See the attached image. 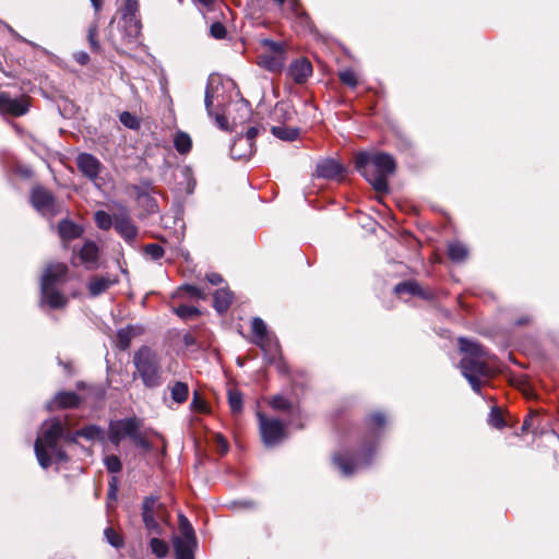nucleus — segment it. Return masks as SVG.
I'll return each instance as SVG.
<instances>
[{"label": "nucleus", "mask_w": 559, "mask_h": 559, "mask_svg": "<svg viewBox=\"0 0 559 559\" xmlns=\"http://www.w3.org/2000/svg\"><path fill=\"white\" fill-rule=\"evenodd\" d=\"M104 463L110 473H119L122 468L120 459L117 455H107L104 459Z\"/></svg>", "instance_id": "a19ab883"}, {"label": "nucleus", "mask_w": 559, "mask_h": 559, "mask_svg": "<svg viewBox=\"0 0 559 559\" xmlns=\"http://www.w3.org/2000/svg\"><path fill=\"white\" fill-rule=\"evenodd\" d=\"M312 71L311 62L307 58H299L290 63L287 74L296 84H304Z\"/></svg>", "instance_id": "4468645a"}, {"label": "nucleus", "mask_w": 559, "mask_h": 559, "mask_svg": "<svg viewBox=\"0 0 559 559\" xmlns=\"http://www.w3.org/2000/svg\"><path fill=\"white\" fill-rule=\"evenodd\" d=\"M130 439L133 441V443H134L136 447H139V448H141V449H144V450H151V448H152V445H151L150 441H148L145 437H143V436L139 432V430H135V431H134V433H133V436H132Z\"/></svg>", "instance_id": "49530a36"}, {"label": "nucleus", "mask_w": 559, "mask_h": 559, "mask_svg": "<svg viewBox=\"0 0 559 559\" xmlns=\"http://www.w3.org/2000/svg\"><path fill=\"white\" fill-rule=\"evenodd\" d=\"M262 45L267 48V50L271 52V55H280L284 56L283 46L280 43L265 39L262 41Z\"/></svg>", "instance_id": "de8ad7c7"}, {"label": "nucleus", "mask_w": 559, "mask_h": 559, "mask_svg": "<svg viewBox=\"0 0 559 559\" xmlns=\"http://www.w3.org/2000/svg\"><path fill=\"white\" fill-rule=\"evenodd\" d=\"M251 329L255 336V344L263 350L269 362H274L281 354L276 337L267 331L266 324L260 318L252 320Z\"/></svg>", "instance_id": "6e6552de"}, {"label": "nucleus", "mask_w": 559, "mask_h": 559, "mask_svg": "<svg viewBox=\"0 0 559 559\" xmlns=\"http://www.w3.org/2000/svg\"><path fill=\"white\" fill-rule=\"evenodd\" d=\"M79 170L92 181H96L103 169L102 163L92 154L81 153L76 158Z\"/></svg>", "instance_id": "f8f14e48"}, {"label": "nucleus", "mask_w": 559, "mask_h": 559, "mask_svg": "<svg viewBox=\"0 0 559 559\" xmlns=\"http://www.w3.org/2000/svg\"><path fill=\"white\" fill-rule=\"evenodd\" d=\"M459 342L461 350L466 353V356L460 362L462 374L469 382L473 391L480 394V378L489 377L491 373V369L485 360L487 353L479 344L466 338H460Z\"/></svg>", "instance_id": "7ed1b4c3"}, {"label": "nucleus", "mask_w": 559, "mask_h": 559, "mask_svg": "<svg viewBox=\"0 0 559 559\" xmlns=\"http://www.w3.org/2000/svg\"><path fill=\"white\" fill-rule=\"evenodd\" d=\"M175 312L178 314V317L182 319H190L193 317L199 316L200 311L198 308L188 306V305H180L175 309Z\"/></svg>", "instance_id": "ea45409f"}, {"label": "nucleus", "mask_w": 559, "mask_h": 559, "mask_svg": "<svg viewBox=\"0 0 559 559\" xmlns=\"http://www.w3.org/2000/svg\"><path fill=\"white\" fill-rule=\"evenodd\" d=\"M210 33L212 37L216 39H223L226 37L227 31L222 23L215 22L211 25Z\"/></svg>", "instance_id": "a18cd8bd"}, {"label": "nucleus", "mask_w": 559, "mask_h": 559, "mask_svg": "<svg viewBox=\"0 0 559 559\" xmlns=\"http://www.w3.org/2000/svg\"><path fill=\"white\" fill-rule=\"evenodd\" d=\"M76 436L85 438L86 440H103L104 431L98 426L90 425L76 431Z\"/></svg>", "instance_id": "2f4dec72"}, {"label": "nucleus", "mask_w": 559, "mask_h": 559, "mask_svg": "<svg viewBox=\"0 0 559 559\" xmlns=\"http://www.w3.org/2000/svg\"><path fill=\"white\" fill-rule=\"evenodd\" d=\"M28 107L26 97H11L7 93H0V114L20 117L28 111Z\"/></svg>", "instance_id": "9b49d317"}, {"label": "nucleus", "mask_w": 559, "mask_h": 559, "mask_svg": "<svg viewBox=\"0 0 559 559\" xmlns=\"http://www.w3.org/2000/svg\"><path fill=\"white\" fill-rule=\"evenodd\" d=\"M178 521H179V531L181 534L179 537L190 539V540L197 539L195 533H194V530H193L191 523L183 514H179Z\"/></svg>", "instance_id": "473e14b6"}, {"label": "nucleus", "mask_w": 559, "mask_h": 559, "mask_svg": "<svg viewBox=\"0 0 559 559\" xmlns=\"http://www.w3.org/2000/svg\"><path fill=\"white\" fill-rule=\"evenodd\" d=\"M94 216L95 223L99 229L108 230L111 226H114V216L107 212L97 211Z\"/></svg>", "instance_id": "c9c22d12"}, {"label": "nucleus", "mask_w": 559, "mask_h": 559, "mask_svg": "<svg viewBox=\"0 0 559 559\" xmlns=\"http://www.w3.org/2000/svg\"><path fill=\"white\" fill-rule=\"evenodd\" d=\"M385 417L381 413H373L367 419V427L369 429L368 445L365 447L357 457L350 459L336 454L333 456V463L340 468L344 476H350L361 467L368 466L371 463L372 448L371 443L378 438V430L385 425Z\"/></svg>", "instance_id": "20e7f679"}, {"label": "nucleus", "mask_w": 559, "mask_h": 559, "mask_svg": "<svg viewBox=\"0 0 559 559\" xmlns=\"http://www.w3.org/2000/svg\"><path fill=\"white\" fill-rule=\"evenodd\" d=\"M115 431H117L122 439L131 438L135 430H139L141 427V421L135 418H126L116 421H111L109 425Z\"/></svg>", "instance_id": "f3484780"}, {"label": "nucleus", "mask_w": 559, "mask_h": 559, "mask_svg": "<svg viewBox=\"0 0 559 559\" xmlns=\"http://www.w3.org/2000/svg\"><path fill=\"white\" fill-rule=\"evenodd\" d=\"M61 408L73 407L79 403V396L74 392H60L52 402Z\"/></svg>", "instance_id": "c85d7f7f"}, {"label": "nucleus", "mask_w": 559, "mask_h": 559, "mask_svg": "<svg viewBox=\"0 0 559 559\" xmlns=\"http://www.w3.org/2000/svg\"><path fill=\"white\" fill-rule=\"evenodd\" d=\"M136 335V329L134 326H128L121 329L117 333L118 346L121 349H127L130 346L131 340Z\"/></svg>", "instance_id": "7c9ffc66"}, {"label": "nucleus", "mask_w": 559, "mask_h": 559, "mask_svg": "<svg viewBox=\"0 0 559 559\" xmlns=\"http://www.w3.org/2000/svg\"><path fill=\"white\" fill-rule=\"evenodd\" d=\"M270 405L275 411L289 412L293 409L292 402L283 395H275L270 401Z\"/></svg>", "instance_id": "e433bc0d"}, {"label": "nucleus", "mask_w": 559, "mask_h": 559, "mask_svg": "<svg viewBox=\"0 0 559 559\" xmlns=\"http://www.w3.org/2000/svg\"><path fill=\"white\" fill-rule=\"evenodd\" d=\"M182 341H183L186 346H192V345L195 344V338L190 333L185 334Z\"/></svg>", "instance_id": "bf43d9fd"}, {"label": "nucleus", "mask_w": 559, "mask_h": 559, "mask_svg": "<svg viewBox=\"0 0 559 559\" xmlns=\"http://www.w3.org/2000/svg\"><path fill=\"white\" fill-rule=\"evenodd\" d=\"M288 4L292 9V11L296 14V15H299V2L298 0H289L288 1Z\"/></svg>", "instance_id": "052dcab7"}, {"label": "nucleus", "mask_w": 559, "mask_h": 559, "mask_svg": "<svg viewBox=\"0 0 559 559\" xmlns=\"http://www.w3.org/2000/svg\"><path fill=\"white\" fill-rule=\"evenodd\" d=\"M206 280L212 284V285H218L223 282V277L218 274V273H210L206 275Z\"/></svg>", "instance_id": "4d7b16f0"}, {"label": "nucleus", "mask_w": 559, "mask_h": 559, "mask_svg": "<svg viewBox=\"0 0 559 559\" xmlns=\"http://www.w3.org/2000/svg\"><path fill=\"white\" fill-rule=\"evenodd\" d=\"M219 443H221V451H222V453H225L227 451V449H228V445H227L226 441L223 440L222 438H219Z\"/></svg>", "instance_id": "69168bd1"}, {"label": "nucleus", "mask_w": 559, "mask_h": 559, "mask_svg": "<svg viewBox=\"0 0 559 559\" xmlns=\"http://www.w3.org/2000/svg\"><path fill=\"white\" fill-rule=\"evenodd\" d=\"M133 364L145 388L154 389L163 384V369L158 355L147 346L134 353Z\"/></svg>", "instance_id": "423d86ee"}, {"label": "nucleus", "mask_w": 559, "mask_h": 559, "mask_svg": "<svg viewBox=\"0 0 559 559\" xmlns=\"http://www.w3.org/2000/svg\"><path fill=\"white\" fill-rule=\"evenodd\" d=\"M93 8L96 12H99L102 9L103 0H91Z\"/></svg>", "instance_id": "e2e57ef3"}, {"label": "nucleus", "mask_w": 559, "mask_h": 559, "mask_svg": "<svg viewBox=\"0 0 559 559\" xmlns=\"http://www.w3.org/2000/svg\"><path fill=\"white\" fill-rule=\"evenodd\" d=\"M58 233L63 241H70L81 237L83 229L73 222L63 219L58 225Z\"/></svg>", "instance_id": "aec40b11"}, {"label": "nucleus", "mask_w": 559, "mask_h": 559, "mask_svg": "<svg viewBox=\"0 0 559 559\" xmlns=\"http://www.w3.org/2000/svg\"><path fill=\"white\" fill-rule=\"evenodd\" d=\"M169 389L174 402L177 404H182L187 401L189 395V388L186 382L176 381L173 385L169 386Z\"/></svg>", "instance_id": "b1692460"}, {"label": "nucleus", "mask_w": 559, "mask_h": 559, "mask_svg": "<svg viewBox=\"0 0 559 559\" xmlns=\"http://www.w3.org/2000/svg\"><path fill=\"white\" fill-rule=\"evenodd\" d=\"M258 134V130L257 128L254 127H250L247 132H246V135H241L240 138L241 139H248L250 143H252V146H254V139Z\"/></svg>", "instance_id": "5fc2aeb1"}, {"label": "nucleus", "mask_w": 559, "mask_h": 559, "mask_svg": "<svg viewBox=\"0 0 559 559\" xmlns=\"http://www.w3.org/2000/svg\"><path fill=\"white\" fill-rule=\"evenodd\" d=\"M215 121L222 130L228 129V120L223 115H216Z\"/></svg>", "instance_id": "13d9d810"}, {"label": "nucleus", "mask_w": 559, "mask_h": 559, "mask_svg": "<svg viewBox=\"0 0 559 559\" xmlns=\"http://www.w3.org/2000/svg\"><path fill=\"white\" fill-rule=\"evenodd\" d=\"M257 416L261 439L265 447H275L286 439V429L280 419L267 417L260 412L257 413Z\"/></svg>", "instance_id": "1a4fd4ad"}, {"label": "nucleus", "mask_w": 559, "mask_h": 559, "mask_svg": "<svg viewBox=\"0 0 559 559\" xmlns=\"http://www.w3.org/2000/svg\"><path fill=\"white\" fill-rule=\"evenodd\" d=\"M228 404L234 415H238L242 412L243 399L240 391L236 389L228 390Z\"/></svg>", "instance_id": "c756f323"}, {"label": "nucleus", "mask_w": 559, "mask_h": 559, "mask_svg": "<svg viewBox=\"0 0 559 559\" xmlns=\"http://www.w3.org/2000/svg\"><path fill=\"white\" fill-rule=\"evenodd\" d=\"M295 115L293 107L287 103H277L274 111L273 119L278 122L290 121Z\"/></svg>", "instance_id": "393cba45"}, {"label": "nucleus", "mask_w": 559, "mask_h": 559, "mask_svg": "<svg viewBox=\"0 0 559 559\" xmlns=\"http://www.w3.org/2000/svg\"><path fill=\"white\" fill-rule=\"evenodd\" d=\"M317 175L326 179H342L344 168L334 159H325L317 165Z\"/></svg>", "instance_id": "2eb2a0df"}, {"label": "nucleus", "mask_w": 559, "mask_h": 559, "mask_svg": "<svg viewBox=\"0 0 559 559\" xmlns=\"http://www.w3.org/2000/svg\"><path fill=\"white\" fill-rule=\"evenodd\" d=\"M99 249L93 241H86L80 250V259L88 270H94L98 266Z\"/></svg>", "instance_id": "dca6fc26"}, {"label": "nucleus", "mask_w": 559, "mask_h": 559, "mask_svg": "<svg viewBox=\"0 0 559 559\" xmlns=\"http://www.w3.org/2000/svg\"><path fill=\"white\" fill-rule=\"evenodd\" d=\"M80 436L74 433H63V426L59 418H51L43 424L41 431L35 442V453L39 465L47 468L51 464V459L56 462L67 461L66 452L58 445L63 438L67 442H76Z\"/></svg>", "instance_id": "f257e3e1"}, {"label": "nucleus", "mask_w": 559, "mask_h": 559, "mask_svg": "<svg viewBox=\"0 0 559 559\" xmlns=\"http://www.w3.org/2000/svg\"><path fill=\"white\" fill-rule=\"evenodd\" d=\"M119 120L124 127L129 129L135 130L140 128L139 119L129 111H123L120 114Z\"/></svg>", "instance_id": "4c0bfd02"}, {"label": "nucleus", "mask_w": 559, "mask_h": 559, "mask_svg": "<svg viewBox=\"0 0 559 559\" xmlns=\"http://www.w3.org/2000/svg\"><path fill=\"white\" fill-rule=\"evenodd\" d=\"M174 146L179 154H187L191 151L192 140L188 133L178 131L174 136Z\"/></svg>", "instance_id": "bb28decb"}, {"label": "nucleus", "mask_w": 559, "mask_h": 559, "mask_svg": "<svg viewBox=\"0 0 559 559\" xmlns=\"http://www.w3.org/2000/svg\"><path fill=\"white\" fill-rule=\"evenodd\" d=\"M10 32H11V34H13V35L19 39V40H21V41H25V43H27L28 45H31V46H33V47H35V46H36L33 41H29V40L25 39L24 37H22L21 35H19L17 33H15L12 28H10Z\"/></svg>", "instance_id": "680f3d73"}, {"label": "nucleus", "mask_w": 559, "mask_h": 559, "mask_svg": "<svg viewBox=\"0 0 559 559\" xmlns=\"http://www.w3.org/2000/svg\"><path fill=\"white\" fill-rule=\"evenodd\" d=\"M68 266L64 263H50L41 276V298L50 308H63L68 298L61 294L56 286L66 281Z\"/></svg>", "instance_id": "39448f33"}, {"label": "nucleus", "mask_w": 559, "mask_h": 559, "mask_svg": "<svg viewBox=\"0 0 559 559\" xmlns=\"http://www.w3.org/2000/svg\"><path fill=\"white\" fill-rule=\"evenodd\" d=\"M106 539L114 547H120L122 545L121 537L110 527L105 530Z\"/></svg>", "instance_id": "09e8293b"}, {"label": "nucleus", "mask_w": 559, "mask_h": 559, "mask_svg": "<svg viewBox=\"0 0 559 559\" xmlns=\"http://www.w3.org/2000/svg\"><path fill=\"white\" fill-rule=\"evenodd\" d=\"M116 495H117L116 486L111 485L110 486V490L108 492V497L111 498V499H116Z\"/></svg>", "instance_id": "0e129e2a"}, {"label": "nucleus", "mask_w": 559, "mask_h": 559, "mask_svg": "<svg viewBox=\"0 0 559 559\" xmlns=\"http://www.w3.org/2000/svg\"><path fill=\"white\" fill-rule=\"evenodd\" d=\"M31 201L33 206L43 215L53 216L58 212L53 195L41 187L33 189Z\"/></svg>", "instance_id": "9d476101"}, {"label": "nucleus", "mask_w": 559, "mask_h": 559, "mask_svg": "<svg viewBox=\"0 0 559 559\" xmlns=\"http://www.w3.org/2000/svg\"><path fill=\"white\" fill-rule=\"evenodd\" d=\"M271 131L277 139L284 141H295L299 135V130L297 128L285 126H274Z\"/></svg>", "instance_id": "cd10ccee"}, {"label": "nucleus", "mask_w": 559, "mask_h": 559, "mask_svg": "<svg viewBox=\"0 0 559 559\" xmlns=\"http://www.w3.org/2000/svg\"><path fill=\"white\" fill-rule=\"evenodd\" d=\"M174 549L176 559H193V548L197 546V539H186L174 537Z\"/></svg>", "instance_id": "6ab92c4d"}, {"label": "nucleus", "mask_w": 559, "mask_h": 559, "mask_svg": "<svg viewBox=\"0 0 559 559\" xmlns=\"http://www.w3.org/2000/svg\"><path fill=\"white\" fill-rule=\"evenodd\" d=\"M108 439L116 447H118L122 440L120 435L117 431H115L110 426L108 430Z\"/></svg>", "instance_id": "603ef678"}, {"label": "nucleus", "mask_w": 559, "mask_h": 559, "mask_svg": "<svg viewBox=\"0 0 559 559\" xmlns=\"http://www.w3.org/2000/svg\"><path fill=\"white\" fill-rule=\"evenodd\" d=\"M213 97V87L211 85H207L204 95V104L210 116H212Z\"/></svg>", "instance_id": "8fccbe9b"}, {"label": "nucleus", "mask_w": 559, "mask_h": 559, "mask_svg": "<svg viewBox=\"0 0 559 559\" xmlns=\"http://www.w3.org/2000/svg\"><path fill=\"white\" fill-rule=\"evenodd\" d=\"M355 167L377 192L384 193L389 189L388 178L395 170V162L386 153L360 152L356 155Z\"/></svg>", "instance_id": "f03ea898"}, {"label": "nucleus", "mask_w": 559, "mask_h": 559, "mask_svg": "<svg viewBox=\"0 0 559 559\" xmlns=\"http://www.w3.org/2000/svg\"><path fill=\"white\" fill-rule=\"evenodd\" d=\"M150 547H151L152 552L157 558H165L169 551L168 544L165 540L159 539L157 537H153L150 540Z\"/></svg>", "instance_id": "72a5a7b5"}, {"label": "nucleus", "mask_w": 559, "mask_h": 559, "mask_svg": "<svg viewBox=\"0 0 559 559\" xmlns=\"http://www.w3.org/2000/svg\"><path fill=\"white\" fill-rule=\"evenodd\" d=\"M133 28H134V34L138 35L140 32V24L138 21L134 22Z\"/></svg>", "instance_id": "338daca9"}, {"label": "nucleus", "mask_w": 559, "mask_h": 559, "mask_svg": "<svg viewBox=\"0 0 559 559\" xmlns=\"http://www.w3.org/2000/svg\"><path fill=\"white\" fill-rule=\"evenodd\" d=\"M278 5H284L286 0H274Z\"/></svg>", "instance_id": "774afa93"}, {"label": "nucleus", "mask_w": 559, "mask_h": 559, "mask_svg": "<svg viewBox=\"0 0 559 559\" xmlns=\"http://www.w3.org/2000/svg\"><path fill=\"white\" fill-rule=\"evenodd\" d=\"M338 78L346 85H349L352 87H355L357 85L356 74L350 69L340 72Z\"/></svg>", "instance_id": "c03bdc74"}, {"label": "nucleus", "mask_w": 559, "mask_h": 559, "mask_svg": "<svg viewBox=\"0 0 559 559\" xmlns=\"http://www.w3.org/2000/svg\"><path fill=\"white\" fill-rule=\"evenodd\" d=\"M489 424L498 429L504 427L506 423L499 408H491V412L489 414Z\"/></svg>", "instance_id": "79ce46f5"}, {"label": "nucleus", "mask_w": 559, "mask_h": 559, "mask_svg": "<svg viewBox=\"0 0 559 559\" xmlns=\"http://www.w3.org/2000/svg\"><path fill=\"white\" fill-rule=\"evenodd\" d=\"M142 518L145 528L151 534L160 535V522H167L168 513L164 504L155 497H146L142 504Z\"/></svg>", "instance_id": "0eeeda50"}, {"label": "nucleus", "mask_w": 559, "mask_h": 559, "mask_svg": "<svg viewBox=\"0 0 559 559\" xmlns=\"http://www.w3.org/2000/svg\"><path fill=\"white\" fill-rule=\"evenodd\" d=\"M115 283L108 276H93L87 285L90 295L93 297L99 296L105 293Z\"/></svg>", "instance_id": "412c9836"}, {"label": "nucleus", "mask_w": 559, "mask_h": 559, "mask_svg": "<svg viewBox=\"0 0 559 559\" xmlns=\"http://www.w3.org/2000/svg\"><path fill=\"white\" fill-rule=\"evenodd\" d=\"M180 290L182 293H186L189 297L198 298V299H205L206 295L205 293L198 286L194 285H183L180 287Z\"/></svg>", "instance_id": "37998d69"}, {"label": "nucleus", "mask_w": 559, "mask_h": 559, "mask_svg": "<svg viewBox=\"0 0 559 559\" xmlns=\"http://www.w3.org/2000/svg\"><path fill=\"white\" fill-rule=\"evenodd\" d=\"M191 405L197 411H200V412L205 411V404L202 400H200L197 392L194 393L193 401H192Z\"/></svg>", "instance_id": "864d4df0"}, {"label": "nucleus", "mask_w": 559, "mask_h": 559, "mask_svg": "<svg viewBox=\"0 0 559 559\" xmlns=\"http://www.w3.org/2000/svg\"><path fill=\"white\" fill-rule=\"evenodd\" d=\"M259 64L269 71L277 72L284 66V56L261 53L259 56Z\"/></svg>", "instance_id": "4be33fe9"}, {"label": "nucleus", "mask_w": 559, "mask_h": 559, "mask_svg": "<svg viewBox=\"0 0 559 559\" xmlns=\"http://www.w3.org/2000/svg\"><path fill=\"white\" fill-rule=\"evenodd\" d=\"M233 301V294L228 289H218L214 294V308L223 313L227 311Z\"/></svg>", "instance_id": "5701e85b"}, {"label": "nucleus", "mask_w": 559, "mask_h": 559, "mask_svg": "<svg viewBox=\"0 0 559 559\" xmlns=\"http://www.w3.org/2000/svg\"><path fill=\"white\" fill-rule=\"evenodd\" d=\"M114 228L128 242L133 241L138 236V228L126 212L114 215Z\"/></svg>", "instance_id": "ddd939ff"}, {"label": "nucleus", "mask_w": 559, "mask_h": 559, "mask_svg": "<svg viewBox=\"0 0 559 559\" xmlns=\"http://www.w3.org/2000/svg\"><path fill=\"white\" fill-rule=\"evenodd\" d=\"M448 254L452 261L462 262L467 258L468 250L464 243L453 241L448 246Z\"/></svg>", "instance_id": "a878e982"}, {"label": "nucleus", "mask_w": 559, "mask_h": 559, "mask_svg": "<svg viewBox=\"0 0 559 559\" xmlns=\"http://www.w3.org/2000/svg\"><path fill=\"white\" fill-rule=\"evenodd\" d=\"M74 59L78 63L85 66L90 61V56L84 51H79L74 53Z\"/></svg>", "instance_id": "6e6d98bb"}, {"label": "nucleus", "mask_w": 559, "mask_h": 559, "mask_svg": "<svg viewBox=\"0 0 559 559\" xmlns=\"http://www.w3.org/2000/svg\"><path fill=\"white\" fill-rule=\"evenodd\" d=\"M253 150L254 146L248 139L238 136L230 147V156L236 160H247L253 154Z\"/></svg>", "instance_id": "a211bd4d"}, {"label": "nucleus", "mask_w": 559, "mask_h": 559, "mask_svg": "<svg viewBox=\"0 0 559 559\" xmlns=\"http://www.w3.org/2000/svg\"><path fill=\"white\" fill-rule=\"evenodd\" d=\"M96 37H97V26L96 25H91L90 28H88V41H90L91 47L94 50H98L99 49V44L96 40Z\"/></svg>", "instance_id": "3c124183"}, {"label": "nucleus", "mask_w": 559, "mask_h": 559, "mask_svg": "<svg viewBox=\"0 0 559 559\" xmlns=\"http://www.w3.org/2000/svg\"><path fill=\"white\" fill-rule=\"evenodd\" d=\"M144 253L156 261L164 257V248L157 243H148L144 247Z\"/></svg>", "instance_id": "58836bf2"}, {"label": "nucleus", "mask_w": 559, "mask_h": 559, "mask_svg": "<svg viewBox=\"0 0 559 559\" xmlns=\"http://www.w3.org/2000/svg\"><path fill=\"white\" fill-rule=\"evenodd\" d=\"M394 292L397 295H402L405 293L409 294V295H420L421 294V289H420L419 285L416 282H412V281L397 284L394 287Z\"/></svg>", "instance_id": "f704fd0d"}]
</instances>
